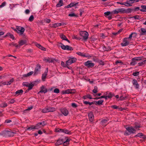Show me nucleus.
<instances>
[{
	"instance_id": "47",
	"label": "nucleus",
	"mask_w": 146,
	"mask_h": 146,
	"mask_svg": "<svg viewBox=\"0 0 146 146\" xmlns=\"http://www.w3.org/2000/svg\"><path fill=\"white\" fill-rule=\"evenodd\" d=\"M63 129H55V131L56 132H63Z\"/></svg>"
},
{
	"instance_id": "33",
	"label": "nucleus",
	"mask_w": 146,
	"mask_h": 146,
	"mask_svg": "<svg viewBox=\"0 0 146 146\" xmlns=\"http://www.w3.org/2000/svg\"><path fill=\"white\" fill-rule=\"evenodd\" d=\"M48 111H49L48 112H53L55 110V108L53 107H49L48 108Z\"/></svg>"
},
{
	"instance_id": "32",
	"label": "nucleus",
	"mask_w": 146,
	"mask_h": 146,
	"mask_svg": "<svg viewBox=\"0 0 146 146\" xmlns=\"http://www.w3.org/2000/svg\"><path fill=\"white\" fill-rule=\"evenodd\" d=\"M103 102V100H99L98 101L95 102L96 104V105H100L102 104Z\"/></svg>"
},
{
	"instance_id": "34",
	"label": "nucleus",
	"mask_w": 146,
	"mask_h": 146,
	"mask_svg": "<svg viewBox=\"0 0 146 146\" xmlns=\"http://www.w3.org/2000/svg\"><path fill=\"white\" fill-rule=\"evenodd\" d=\"M133 35H134V36H135L136 35V34L135 33H132L129 35L128 37L127 38H128V39H129V40H131V38L132 37Z\"/></svg>"
},
{
	"instance_id": "19",
	"label": "nucleus",
	"mask_w": 146,
	"mask_h": 146,
	"mask_svg": "<svg viewBox=\"0 0 146 146\" xmlns=\"http://www.w3.org/2000/svg\"><path fill=\"white\" fill-rule=\"evenodd\" d=\"M35 45L36 46H37V47L39 49H41V50L44 51L46 50V48L44 47L41 46L40 44H38L37 43H36L35 44Z\"/></svg>"
},
{
	"instance_id": "1",
	"label": "nucleus",
	"mask_w": 146,
	"mask_h": 146,
	"mask_svg": "<svg viewBox=\"0 0 146 146\" xmlns=\"http://www.w3.org/2000/svg\"><path fill=\"white\" fill-rule=\"evenodd\" d=\"M69 141V139H67L66 140L64 141L63 139H59L57 140V142L55 143V145L56 146H58L63 143V145L64 146L66 145V144H68Z\"/></svg>"
},
{
	"instance_id": "28",
	"label": "nucleus",
	"mask_w": 146,
	"mask_h": 146,
	"mask_svg": "<svg viewBox=\"0 0 146 146\" xmlns=\"http://www.w3.org/2000/svg\"><path fill=\"white\" fill-rule=\"evenodd\" d=\"M26 43V40H21L19 42V45L20 46H22L23 45L25 44Z\"/></svg>"
},
{
	"instance_id": "44",
	"label": "nucleus",
	"mask_w": 146,
	"mask_h": 146,
	"mask_svg": "<svg viewBox=\"0 0 146 146\" xmlns=\"http://www.w3.org/2000/svg\"><path fill=\"white\" fill-rule=\"evenodd\" d=\"M34 19V17L33 15H31L29 17V21H33Z\"/></svg>"
},
{
	"instance_id": "42",
	"label": "nucleus",
	"mask_w": 146,
	"mask_h": 146,
	"mask_svg": "<svg viewBox=\"0 0 146 146\" xmlns=\"http://www.w3.org/2000/svg\"><path fill=\"white\" fill-rule=\"evenodd\" d=\"M23 92V90H17L15 92V94H20L22 93Z\"/></svg>"
},
{
	"instance_id": "59",
	"label": "nucleus",
	"mask_w": 146,
	"mask_h": 146,
	"mask_svg": "<svg viewBox=\"0 0 146 146\" xmlns=\"http://www.w3.org/2000/svg\"><path fill=\"white\" fill-rule=\"evenodd\" d=\"M14 81V79L13 78L11 79L9 81H8L9 85H10Z\"/></svg>"
},
{
	"instance_id": "23",
	"label": "nucleus",
	"mask_w": 146,
	"mask_h": 146,
	"mask_svg": "<svg viewBox=\"0 0 146 146\" xmlns=\"http://www.w3.org/2000/svg\"><path fill=\"white\" fill-rule=\"evenodd\" d=\"M43 60L45 61L46 62L49 63L52 62L53 61L52 59L49 58H44Z\"/></svg>"
},
{
	"instance_id": "18",
	"label": "nucleus",
	"mask_w": 146,
	"mask_h": 146,
	"mask_svg": "<svg viewBox=\"0 0 146 146\" xmlns=\"http://www.w3.org/2000/svg\"><path fill=\"white\" fill-rule=\"evenodd\" d=\"M60 37L62 40H65L67 41L69 43L70 42V41L68 40L66 37L64 35L61 34L60 35Z\"/></svg>"
},
{
	"instance_id": "49",
	"label": "nucleus",
	"mask_w": 146,
	"mask_h": 146,
	"mask_svg": "<svg viewBox=\"0 0 146 146\" xmlns=\"http://www.w3.org/2000/svg\"><path fill=\"white\" fill-rule=\"evenodd\" d=\"M131 18H134L135 19H139L140 17L139 15H135L133 17H131Z\"/></svg>"
},
{
	"instance_id": "62",
	"label": "nucleus",
	"mask_w": 146,
	"mask_h": 146,
	"mask_svg": "<svg viewBox=\"0 0 146 146\" xmlns=\"http://www.w3.org/2000/svg\"><path fill=\"white\" fill-rule=\"evenodd\" d=\"M1 83H2V84H3L4 85H9L8 81L3 82H1Z\"/></svg>"
},
{
	"instance_id": "17",
	"label": "nucleus",
	"mask_w": 146,
	"mask_h": 146,
	"mask_svg": "<svg viewBox=\"0 0 146 146\" xmlns=\"http://www.w3.org/2000/svg\"><path fill=\"white\" fill-rule=\"evenodd\" d=\"M7 36H10V38L12 39L13 40H14L15 38L13 34H11L10 33H8L7 34L4 36V38L7 37Z\"/></svg>"
},
{
	"instance_id": "37",
	"label": "nucleus",
	"mask_w": 146,
	"mask_h": 146,
	"mask_svg": "<svg viewBox=\"0 0 146 146\" xmlns=\"http://www.w3.org/2000/svg\"><path fill=\"white\" fill-rule=\"evenodd\" d=\"M42 112L44 113H45L47 112H48L49 111H48V108H45L44 109H43L42 110Z\"/></svg>"
},
{
	"instance_id": "26",
	"label": "nucleus",
	"mask_w": 146,
	"mask_h": 146,
	"mask_svg": "<svg viewBox=\"0 0 146 146\" xmlns=\"http://www.w3.org/2000/svg\"><path fill=\"white\" fill-rule=\"evenodd\" d=\"M141 35H146V30L145 29L143 28H141Z\"/></svg>"
},
{
	"instance_id": "9",
	"label": "nucleus",
	"mask_w": 146,
	"mask_h": 146,
	"mask_svg": "<svg viewBox=\"0 0 146 146\" xmlns=\"http://www.w3.org/2000/svg\"><path fill=\"white\" fill-rule=\"evenodd\" d=\"M40 66L39 64H37L35 68L34 75V76L36 75L39 72L40 69Z\"/></svg>"
},
{
	"instance_id": "27",
	"label": "nucleus",
	"mask_w": 146,
	"mask_h": 146,
	"mask_svg": "<svg viewBox=\"0 0 146 146\" xmlns=\"http://www.w3.org/2000/svg\"><path fill=\"white\" fill-rule=\"evenodd\" d=\"M78 3H70L69 5H67L66 8H69V7H73L75 6Z\"/></svg>"
},
{
	"instance_id": "38",
	"label": "nucleus",
	"mask_w": 146,
	"mask_h": 146,
	"mask_svg": "<svg viewBox=\"0 0 146 146\" xmlns=\"http://www.w3.org/2000/svg\"><path fill=\"white\" fill-rule=\"evenodd\" d=\"M34 85L32 83H30V84H29V85L28 86V89L29 90H31L33 86H34Z\"/></svg>"
},
{
	"instance_id": "10",
	"label": "nucleus",
	"mask_w": 146,
	"mask_h": 146,
	"mask_svg": "<svg viewBox=\"0 0 146 146\" xmlns=\"http://www.w3.org/2000/svg\"><path fill=\"white\" fill-rule=\"evenodd\" d=\"M45 123L44 121H43L37 123L35 126V129H38L39 128L44 126L46 124Z\"/></svg>"
},
{
	"instance_id": "3",
	"label": "nucleus",
	"mask_w": 146,
	"mask_h": 146,
	"mask_svg": "<svg viewBox=\"0 0 146 146\" xmlns=\"http://www.w3.org/2000/svg\"><path fill=\"white\" fill-rule=\"evenodd\" d=\"M80 35L82 36L84 40H86L88 37V33L85 31H81L80 33Z\"/></svg>"
},
{
	"instance_id": "48",
	"label": "nucleus",
	"mask_w": 146,
	"mask_h": 146,
	"mask_svg": "<svg viewBox=\"0 0 146 146\" xmlns=\"http://www.w3.org/2000/svg\"><path fill=\"white\" fill-rule=\"evenodd\" d=\"M71 106L74 108H76L78 107L77 105L75 103H72Z\"/></svg>"
},
{
	"instance_id": "4",
	"label": "nucleus",
	"mask_w": 146,
	"mask_h": 146,
	"mask_svg": "<svg viewBox=\"0 0 146 146\" xmlns=\"http://www.w3.org/2000/svg\"><path fill=\"white\" fill-rule=\"evenodd\" d=\"M130 41L128 38H125L123 40V42L121 44V45L122 46H125L129 44Z\"/></svg>"
},
{
	"instance_id": "54",
	"label": "nucleus",
	"mask_w": 146,
	"mask_h": 146,
	"mask_svg": "<svg viewBox=\"0 0 146 146\" xmlns=\"http://www.w3.org/2000/svg\"><path fill=\"white\" fill-rule=\"evenodd\" d=\"M54 92L56 93H58L59 92V90L58 89H55L54 91Z\"/></svg>"
},
{
	"instance_id": "63",
	"label": "nucleus",
	"mask_w": 146,
	"mask_h": 146,
	"mask_svg": "<svg viewBox=\"0 0 146 146\" xmlns=\"http://www.w3.org/2000/svg\"><path fill=\"white\" fill-rule=\"evenodd\" d=\"M15 102V101L14 100L12 99H11L9 102V104H13Z\"/></svg>"
},
{
	"instance_id": "12",
	"label": "nucleus",
	"mask_w": 146,
	"mask_h": 146,
	"mask_svg": "<svg viewBox=\"0 0 146 146\" xmlns=\"http://www.w3.org/2000/svg\"><path fill=\"white\" fill-rule=\"evenodd\" d=\"M75 92L74 90L68 89L65 91H63L62 93L63 94H72L74 93Z\"/></svg>"
},
{
	"instance_id": "52",
	"label": "nucleus",
	"mask_w": 146,
	"mask_h": 146,
	"mask_svg": "<svg viewBox=\"0 0 146 146\" xmlns=\"http://www.w3.org/2000/svg\"><path fill=\"white\" fill-rule=\"evenodd\" d=\"M6 4V3L5 2H4L2 3L0 5V8L4 7L5 6Z\"/></svg>"
},
{
	"instance_id": "35",
	"label": "nucleus",
	"mask_w": 146,
	"mask_h": 146,
	"mask_svg": "<svg viewBox=\"0 0 146 146\" xmlns=\"http://www.w3.org/2000/svg\"><path fill=\"white\" fill-rule=\"evenodd\" d=\"M141 7L142 8V9H140V11L142 12H144L146 10V6L145 5H141Z\"/></svg>"
},
{
	"instance_id": "36",
	"label": "nucleus",
	"mask_w": 146,
	"mask_h": 146,
	"mask_svg": "<svg viewBox=\"0 0 146 146\" xmlns=\"http://www.w3.org/2000/svg\"><path fill=\"white\" fill-rule=\"evenodd\" d=\"M141 60V58L140 57H135L133 58L132 60V61H135V60Z\"/></svg>"
},
{
	"instance_id": "46",
	"label": "nucleus",
	"mask_w": 146,
	"mask_h": 146,
	"mask_svg": "<svg viewBox=\"0 0 146 146\" xmlns=\"http://www.w3.org/2000/svg\"><path fill=\"white\" fill-rule=\"evenodd\" d=\"M63 133H64L66 134H70V132L67 129H64V131L63 132Z\"/></svg>"
},
{
	"instance_id": "25",
	"label": "nucleus",
	"mask_w": 146,
	"mask_h": 146,
	"mask_svg": "<svg viewBox=\"0 0 146 146\" xmlns=\"http://www.w3.org/2000/svg\"><path fill=\"white\" fill-rule=\"evenodd\" d=\"M15 133L12 132L8 131L6 132L7 135L9 137L13 136Z\"/></svg>"
},
{
	"instance_id": "21",
	"label": "nucleus",
	"mask_w": 146,
	"mask_h": 146,
	"mask_svg": "<svg viewBox=\"0 0 146 146\" xmlns=\"http://www.w3.org/2000/svg\"><path fill=\"white\" fill-rule=\"evenodd\" d=\"M63 0H60L58 3L56 5V7H60L63 5Z\"/></svg>"
},
{
	"instance_id": "16",
	"label": "nucleus",
	"mask_w": 146,
	"mask_h": 146,
	"mask_svg": "<svg viewBox=\"0 0 146 146\" xmlns=\"http://www.w3.org/2000/svg\"><path fill=\"white\" fill-rule=\"evenodd\" d=\"M61 111L62 113L65 116H67L69 113L67 110L65 108L62 110Z\"/></svg>"
},
{
	"instance_id": "29",
	"label": "nucleus",
	"mask_w": 146,
	"mask_h": 146,
	"mask_svg": "<svg viewBox=\"0 0 146 146\" xmlns=\"http://www.w3.org/2000/svg\"><path fill=\"white\" fill-rule=\"evenodd\" d=\"M118 13H124V9L120 8L117 9Z\"/></svg>"
},
{
	"instance_id": "13",
	"label": "nucleus",
	"mask_w": 146,
	"mask_h": 146,
	"mask_svg": "<svg viewBox=\"0 0 146 146\" xmlns=\"http://www.w3.org/2000/svg\"><path fill=\"white\" fill-rule=\"evenodd\" d=\"M132 84L136 89L139 88V86L136 80L134 79H133L132 81Z\"/></svg>"
},
{
	"instance_id": "6",
	"label": "nucleus",
	"mask_w": 146,
	"mask_h": 146,
	"mask_svg": "<svg viewBox=\"0 0 146 146\" xmlns=\"http://www.w3.org/2000/svg\"><path fill=\"white\" fill-rule=\"evenodd\" d=\"M76 60V59L75 58H70L66 62V64L68 66L71 64L75 62Z\"/></svg>"
},
{
	"instance_id": "20",
	"label": "nucleus",
	"mask_w": 146,
	"mask_h": 146,
	"mask_svg": "<svg viewBox=\"0 0 146 146\" xmlns=\"http://www.w3.org/2000/svg\"><path fill=\"white\" fill-rule=\"evenodd\" d=\"M89 118L90 120L92 122L94 118V116L93 113H90L88 114Z\"/></svg>"
},
{
	"instance_id": "31",
	"label": "nucleus",
	"mask_w": 146,
	"mask_h": 146,
	"mask_svg": "<svg viewBox=\"0 0 146 146\" xmlns=\"http://www.w3.org/2000/svg\"><path fill=\"white\" fill-rule=\"evenodd\" d=\"M7 106V104L5 102H3L0 104V107L2 108H5Z\"/></svg>"
},
{
	"instance_id": "43",
	"label": "nucleus",
	"mask_w": 146,
	"mask_h": 146,
	"mask_svg": "<svg viewBox=\"0 0 146 146\" xmlns=\"http://www.w3.org/2000/svg\"><path fill=\"white\" fill-rule=\"evenodd\" d=\"M84 103L85 104H89L90 105H91L93 104V102H90L86 101H84Z\"/></svg>"
},
{
	"instance_id": "11",
	"label": "nucleus",
	"mask_w": 146,
	"mask_h": 146,
	"mask_svg": "<svg viewBox=\"0 0 146 146\" xmlns=\"http://www.w3.org/2000/svg\"><path fill=\"white\" fill-rule=\"evenodd\" d=\"M133 3H134L133 0L127 1L125 3L126 4H125V6L127 7H130L132 5V4Z\"/></svg>"
},
{
	"instance_id": "8",
	"label": "nucleus",
	"mask_w": 146,
	"mask_h": 146,
	"mask_svg": "<svg viewBox=\"0 0 146 146\" xmlns=\"http://www.w3.org/2000/svg\"><path fill=\"white\" fill-rule=\"evenodd\" d=\"M60 46L61 48L64 50H73L72 48L68 45L65 46L63 44H61Z\"/></svg>"
},
{
	"instance_id": "30",
	"label": "nucleus",
	"mask_w": 146,
	"mask_h": 146,
	"mask_svg": "<svg viewBox=\"0 0 146 146\" xmlns=\"http://www.w3.org/2000/svg\"><path fill=\"white\" fill-rule=\"evenodd\" d=\"M108 122V120L106 119H104L101 121V123L102 125L106 126Z\"/></svg>"
},
{
	"instance_id": "39",
	"label": "nucleus",
	"mask_w": 146,
	"mask_h": 146,
	"mask_svg": "<svg viewBox=\"0 0 146 146\" xmlns=\"http://www.w3.org/2000/svg\"><path fill=\"white\" fill-rule=\"evenodd\" d=\"M119 13L117 9L111 11V14H115Z\"/></svg>"
},
{
	"instance_id": "40",
	"label": "nucleus",
	"mask_w": 146,
	"mask_h": 146,
	"mask_svg": "<svg viewBox=\"0 0 146 146\" xmlns=\"http://www.w3.org/2000/svg\"><path fill=\"white\" fill-rule=\"evenodd\" d=\"M77 54L81 56L84 57H87L88 56H86L84 54L80 52H77L76 53Z\"/></svg>"
},
{
	"instance_id": "58",
	"label": "nucleus",
	"mask_w": 146,
	"mask_h": 146,
	"mask_svg": "<svg viewBox=\"0 0 146 146\" xmlns=\"http://www.w3.org/2000/svg\"><path fill=\"white\" fill-rule=\"evenodd\" d=\"M33 129H35V126H31V127H28L27 129L28 130H32Z\"/></svg>"
},
{
	"instance_id": "53",
	"label": "nucleus",
	"mask_w": 146,
	"mask_h": 146,
	"mask_svg": "<svg viewBox=\"0 0 146 146\" xmlns=\"http://www.w3.org/2000/svg\"><path fill=\"white\" fill-rule=\"evenodd\" d=\"M139 74V72H133V75L134 76H137Z\"/></svg>"
},
{
	"instance_id": "55",
	"label": "nucleus",
	"mask_w": 146,
	"mask_h": 146,
	"mask_svg": "<svg viewBox=\"0 0 146 146\" xmlns=\"http://www.w3.org/2000/svg\"><path fill=\"white\" fill-rule=\"evenodd\" d=\"M29 84L30 83L27 82H24L23 83V85L24 86H25L28 87Z\"/></svg>"
},
{
	"instance_id": "45",
	"label": "nucleus",
	"mask_w": 146,
	"mask_h": 146,
	"mask_svg": "<svg viewBox=\"0 0 146 146\" xmlns=\"http://www.w3.org/2000/svg\"><path fill=\"white\" fill-rule=\"evenodd\" d=\"M93 92L94 93H96L98 92L97 87V86L94 87V89L93 90Z\"/></svg>"
},
{
	"instance_id": "41",
	"label": "nucleus",
	"mask_w": 146,
	"mask_h": 146,
	"mask_svg": "<svg viewBox=\"0 0 146 146\" xmlns=\"http://www.w3.org/2000/svg\"><path fill=\"white\" fill-rule=\"evenodd\" d=\"M68 16H70V17H77V15H76L74 13H70L69 14Z\"/></svg>"
},
{
	"instance_id": "24",
	"label": "nucleus",
	"mask_w": 146,
	"mask_h": 146,
	"mask_svg": "<svg viewBox=\"0 0 146 146\" xmlns=\"http://www.w3.org/2000/svg\"><path fill=\"white\" fill-rule=\"evenodd\" d=\"M62 25L61 23H55L52 25V27L54 28H56L57 27L61 26Z\"/></svg>"
},
{
	"instance_id": "50",
	"label": "nucleus",
	"mask_w": 146,
	"mask_h": 146,
	"mask_svg": "<svg viewBox=\"0 0 146 146\" xmlns=\"http://www.w3.org/2000/svg\"><path fill=\"white\" fill-rule=\"evenodd\" d=\"M104 14L105 15V16H106L107 15H109L110 14H111V12L110 11H107L105 12L104 13Z\"/></svg>"
},
{
	"instance_id": "5",
	"label": "nucleus",
	"mask_w": 146,
	"mask_h": 146,
	"mask_svg": "<svg viewBox=\"0 0 146 146\" xmlns=\"http://www.w3.org/2000/svg\"><path fill=\"white\" fill-rule=\"evenodd\" d=\"M17 30L16 31V32L17 33L21 35L23 34L25 30V29L23 27L17 26Z\"/></svg>"
},
{
	"instance_id": "2",
	"label": "nucleus",
	"mask_w": 146,
	"mask_h": 146,
	"mask_svg": "<svg viewBox=\"0 0 146 146\" xmlns=\"http://www.w3.org/2000/svg\"><path fill=\"white\" fill-rule=\"evenodd\" d=\"M140 127L139 125L135 126L134 128L132 127H126V129L130 133H133L136 131V129Z\"/></svg>"
},
{
	"instance_id": "7",
	"label": "nucleus",
	"mask_w": 146,
	"mask_h": 146,
	"mask_svg": "<svg viewBox=\"0 0 146 146\" xmlns=\"http://www.w3.org/2000/svg\"><path fill=\"white\" fill-rule=\"evenodd\" d=\"M84 64L88 68L93 67L94 65V63H92L91 61L90 60H88L85 62Z\"/></svg>"
},
{
	"instance_id": "15",
	"label": "nucleus",
	"mask_w": 146,
	"mask_h": 146,
	"mask_svg": "<svg viewBox=\"0 0 146 146\" xmlns=\"http://www.w3.org/2000/svg\"><path fill=\"white\" fill-rule=\"evenodd\" d=\"M48 72V69L46 68V70L44 72V73L42 74V79L43 81H44L45 80V79L46 78V76L47 75V72Z\"/></svg>"
},
{
	"instance_id": "57",
	"label": "nucleus",
	"mask_w": 146,
	"mask_h": 146,
	"mask_svg": "<svg viewBox=\"0 0 146 146\" xmlns=\"http://www.w3.org/2000/svg\"><path fill=\"white\" fill-rule=\"evenodd\" d=\"M34 72L33 71H31L27 74V75L28 76H29L31 75Z\"/></svg>"
},
{
	"instance_id": "51",
	"label": "nucleus",
	"mask_w": 146,
	"mask_h": 146,
	"mask_svg": "<svg viewBox=\"0 0 146 146\" xmlns=\"http://www.w3.org/2000/svg\"><path fill=\"white\" fill-rule=\"evenodd\" d=\"M61 65L62 66L64 67H66L68 66L66 64H65L64 63L63 61L61 62Z\"/></svg>"
},
{
	"instance_id": "64",
	"label": "nucleus",
	"mask_w": 146,
	"mask_h": 146,
	"mask_svg": "<svg viewBox=\"0 0 146 146\" xmlns=\"http://www.w3.org/2000/svg\"><path fill=\"white\" fill-rule=\"evenodd\" d=\"M143 135L142 133H138L137 135H136V136L141 137Z\"/></svg>"
},
{
	"instance_id": "22",
	"label": "nucleus",
	"mask_w": 146,
	"mask_h": 146,
	"mask_svg": "<svg viewBox=\"0 0 146 146\" xmlns=\"http://www.w3.org/2000/svg\"><path fill=\"white\" fill-rule=\"evenodd\" d=\"M133 11V9L131 8H128L126 9H124V13L128 14Z\"/></svg>"
},
{
	"instance_id": "14",
	"label": "nucleus",
	"mask_w": 146,
	"mask_h": 146,
	"mask_svg": "<svg viewBox=\"0 0 146 146\" xmlns=\"http://www.w3.org/2000/svg\"><path fill=\"white\" fill-rule=\"evenodd\" d=\"M41 90L39 93H46L47 92V89L44 86H42L40 88Z\"/></svg>"
},
{
	"instance_id": "61",
	"label": "nucleus",
	"mask_w": 146,
	"mask_h": 146,
	"mask_svg": "<svg viewBox=\"0 0 146 146\" xmlns=\"http://www.w3.org/2000/svg\"><path fill=\"white\" fill-rule=\"evenodd\" d=\"M136 64V62L134 61H133L131 62L130 63V64H131V65H133V66L135 65Z\"/></svg>"
},
{
	"instance_id": "56",
	"label": "nucleus",
	"mask_w": 146,
	"mask_h": 146,
	"mask_svg": "<svg viewBox=\"0 0 146 146\" xmlns=\"http://www.w3.org/2000/svg\"><path fill=\"white\" fill-rule=\"evenodd\" d=\"M33 108V106H31L30 107H28L27 109L25 110V111H29L31 110Z\"/></svg>"
},
{
	"instance_id": "60",
	"label": "nucleus",
	"mask_w": 146,
	"mask_h": 146,
	"mask_svg": "<svg viewBox=\"0 0 146 146\" xmlns=\"http://www.w3.org/2000/svg\"><path fill=\"white\" fill-rule=\"evenodd\" d=\"M113 96V94L111 93H110L108 94V98H111Z\"/></svg>"
}]
</instances>
